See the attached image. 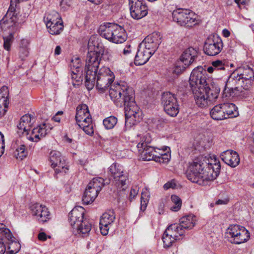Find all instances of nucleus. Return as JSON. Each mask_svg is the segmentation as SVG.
Here are the masks:
<instances>
[{"instance_id":"1","label":"nucleus","mask_w":254,"mask_h":254,"mask_svg":"<svg viewBox=\"0 0 254 254\" xmlns=\"http://www.w3.org/2000/svg\"><path fill=\"white\" fill-rule=\"evenodd\" d=\"M103 55L102 49L99 51H90L87 54L85 67V85L89 90L93 89L96 84L97 89L104 92L114 80L115 75L109 68L103 66L98 72Z\"/></svg>"},{"instance_id":"2","label":"nucleus","mask_w":254,"mask_h":254,"mask_svg":"<svg viewBox=\"0 0 254 254\" xmlns=\"http://www.w3.org/2000/svg\"><path fill=\"white\" fill-rule=\"evenodd\" d=\"M220 168L219 162L208 165L202 157H199L189 164L186 177L192 183L204 186L208 181H213L218 177Z\"/></svg>"},{"instance_id":"3","label":"nucleus","mask_w":254,"mask_h":254,"mask_svg":"<svg viewBox=\"0 0 254 254\" xmlns=\"http://www.w3.org/2000/svg\"><path fill=\"white\" fill-rule=\"evenodd\" d=\"M109 95L117 105L121 106L123 103L125 106L135 101L133 89L125 83L111 86Z\"/></svg>"},{"instance_id":"4","label":"nucleus","mask_w":254,"mask_h":254,"mask_svg":"<svg viewBox=\"0 0 254 254\" xmlns=\"http://www.w3.org/2000/svg\"><path fill=\"white\" fill-rule=\"evenodd\" d=\"M99 32L102 37L117 44L122 43L127 39L125 30L115 23H107L101 25Z\"/></svg>"},{"instance_id":"5","label":"nucleus","mask_w":254,"mask_h":254,"mask_svg":"<svg viewBox=\"0 0 254 254\" xmlns=\"http://www.w3.org/2000/svg\"><path fill=\"white\" fill-rule=\"evenodd\" d=\"M220 91L219 87L211 85V88H203L202 90L194 89L192 91L196 105L205 108L213 104L218 98Z\"/></svg>"},{"instance_id":"6","label":"nucleus","mask_w":254,"mask_h":254,"mask_svg":"<svg viewBox=\"0 0 254 254\" xmlns=\"http://www.w3.org/2000/svg\"><path fill=\"white\" fill-rule=\"evenodd\" d=\"M189 81L192 91L194 89L202 90L203 88H211V85H213L212 84L209 85L206 70L201 66H198L193 69Z\"/></svg>"},{"instance_id":"7","label":"nucleus","mask_w":254,"mask_h":254,"mask_svg":"<svg viewBox=\"0 0 254 254\" xmlns=\"http://www.w3.org/2000/svg\"><path fill=\"white\" fill-rule=\"evenodd\" d=\"M244 83L240 78L237 76L234 71L225 82L223 90V94L226 97H234L240 95L244 89Z\"/></svg>"},{"instance_id":"8","label":"nucleus","mask_w":254,"mask_h":254,"mask_svg":"<svg viewBox=\"0 0 254 254\" xmlns=\"http://www.w3.org/2000/svg\"><path fill=\"white\" fill-rule=\"evenodd\" d=\"M226 235L229 241L236 244L246 242L250 238L249 231L244 227L238 225H231L227 230Z\"/></svg>"},{"instance_id":"9","label":"nucleus","mask_w":254,"mask_h":254,"mask_svg":"<svg viewBox=\"0 0 254 254\" xmlns=\"http://www.w3.org/2000/svg\"><path fill=\"white\" fill-rule=\"evenodd\" d=\"M109 172L113 178V183L118 189L125 190L128 181V174L124 172L122 166L114 163L109 168Z\"/></svg>"},{"instance_id":"10","label":"nucleus","mask_w":254,"mask_h":254,"mask_svg":"<svg viewBox=\"0 0 254 254\" xmlns=\"http://www.w3.org/2000/svg\"><path fill=\"white\" fill-rule=\"evenodd\" d=\"M173 19L182 26L192 27L196 24V15L188 9H178L172 12Z\"/></svg>"},{"instance_id":"11","label":"nucleus","mask_w":254,"mask_h":254,"mask_svg":"<svg viewBox=\"0 0 254 254\" xmlns=\"http://www.w3.org/2000/svg\"><path fill=\"white\" fill-rule=\"evenodd\" d=\"M162 104L164 111L171 117H176L179 107L177 98L174 94L170 92H164L162 95Z\"/></svg>"},{"instance_id":"12","label":"nucleus","mask_w":254,"mask_h":254,"mask_svg":"<svg viewBox=\"0 0 254 254\" xmlns=\"http://www.w3.org/2000/svg\"><path fill=\"white\" fill-rule=\"evenodd\" d=\"M223 43L218 36H210L205 41L203 47L204 53L208 56L218 55L222 50Z\"/></svg>"},{"instance_id":"13","label":"nucleus","mask_w":254,"mask_h":254,"mask_svg":"<svg viewBox=\"0 0 254 254\" xmlns=\"http://www.w3.org/2000/svg\"><path fill=\"white\" fill-rule=\"evenodd\" d=\"M130 13L131 17L139 19L147 14V6L144 0H128Z\"/></svg>"},{"instance_id":"14","label":"nucleus","mask_w":254,"mask_h":254,"mask_svg":"<svg viewBox=\"0 0 254 254\" xmlns=\"http://www.w3.org/2000/svg\"><path fill=\"white\" fill-rule=\"evenodd\" d=\"M161 43V35L160 33L155 32L148 35L139 46L153 55Z\"/></svg>"},{"instance_id":"15","label":"nucleus","mask_w":254,"mask_h":254,"mask_svg":"<svg viewBox=\"0 0 254 254\" xmlns=\"http://www.w3.org/2000/svg\"><path fill=\"white\" fill-rule=\"evenodd\" d=\"M241 80L244 83V90H249L252 86L254 80V71L253 69L247 65L239 67L234 70Z\"/></svg>"},{"instance_id":"16","label":"nucleus","mask_w":254,"mask_h":254,"mask_svg":"<svg viewBox=\"0 0 254 254\" xmlns=\"http://www.w3.org/2000/svg\"><path fill=\"white\" fill-rule=\"evenodd\" d=\"M126 122L125 126L127 127H130L134 125V122L139 120V109L135 102H132L125 106Z\"/></svg>"},{"instance_id":"17","label":"nucleus","mask_w":254,"mask_h":254,"mask_svg":"<svg viewBox=\"0 0 254 254\" xmlns=\"http://www.w3.org/2000/svg\"><path fill=\"white\" fill-rule=\"evenodd\" d=\"M196 224V217L194 215H190L183 217L180 220L179 224H173L177 228L176 230L179 233V235L182 236L184 235L186 231L191 229Z\"/></svg>"},{"instance_id":"18","label":"nucleus","mask_w":254,"mask_h":254,"mask_svg":"<svg viewBox=\"0 0 254 254\" xmlns=\"http://www.w3.org/2000/svg\"><path fill=\"white\" fill-rule=\"evenodd\" d=\"M17 13L13 11L7 10L2 19L0 20V27L1 30L6 31L10 28L12 31L17 26Z\"/></svg>"},{"instance_id":"19","label":"nucleus","mask_w":254,"mask_h":254,"mask_svg":"<svg viewBox=\"0 0 254 254\" xmlns=\"http://www.w3.org/2000/svg\"><path fill=\"white\" fill-rule=\"evenodd\" d=\"M176 229L175 226H172L171 224L165 231L162 236V240L165 248L170 247L176 241L180 240V237L181 236L179 235Z\"/></svg>"},{"instance_id":"20","label":"nucleus","mask_w":254,"mask_h":254,"mask_svg":"<svg viewBox=\"0 0 254 254\" xmlns=\"http://www.w3.org/2000/svg\"><path fill=\"white\" fill-rule=\"evenodd\" d=\"M151 141L149 136H145L144 141L138 143L137 147L140 152L141 157L144 161L153 160V147L148 145Z\"/></svg>"},{"instance_id":"21","label":"nucleus","mask_w":254,"mask_h":254,"mask_svg":"<svg viewBox=\"0 0 254 254\" xmlns=\"http://www.w3.org/2000/svg\"><path fill=\"white\" fill-rule=\"evenodd\" d=\"M30 210L32 215L39 222H45L50 219V212L45 206L35 203L30 206Z\"/></svg>"},{"instance_id":"22","label":"nucleus","mask_w":254,"mask_h":254,"mask_svg":"<svg viewBox=\"0 0 254 254\" xmlns=\"http://www.w3.org/2000/svg\"><path fill=\"white\" fill-rule=\"evenodd\" d=\"M115 219V213L112 210L105 212L100 218V229L101 233L103 235H106L108 233L110 225L113 223Z\"/></svg>"},{"instance_id":"23","label":"nucleus","mask_w":254,"mask_h":254,"mask_svg":"<svg viewBox=\"0 0 254 254\" xmlns=\"http://www.w3.org/2000/svg\"><path fill=\"white\" fill-rule=\"evenodd\" d=\"M84 209L81 206L75 207L70 212L68 220L72 228L84 221Z\"/></svg>"},{"instance_id":"24","label":"nucleus","mask_w":254,"mask_h":254,"mask_svg":"<svg viewBox=\"0 0 254 254\" xmlns=\"http://www.w3.org/2000/svg\"><path fill=\"white\" fill-rule=\"evenodd\" d=\"M75 120L78 125L82 123H92L88 108L85 104L78 105L76 108Z\"/></svg>"},{"instance_id":"25","label":"nucleus","mask_w":254,"mask_h":254,"mask_svg":"<svg viewBox=\"0 0 254 254\" xmlns=\"http://www.w3.org/2000/svg\"><path fill=\"white\" fill-rule=\"evenodd\" d=\"M198 54L197 49L190 47L184 51L180 59L183 64L186 66H189L194 62Z\"/></svg>"},{"instance_id":"26","label":"nucleus","mask_w":254,"mask_h":254,"mask_svg":"<svg viewBox=\"0 0 254 254\" xmlns=\"http://www.w3.org/2000/svg\"><path fill=\"white\" fill-rule=\"evenodd\" d=\"M221 158L226 164L232 167H235L240 163L239 154L232 150H227L223 152Z\"/></svg>"},{"instance_id":"27","label":"nucleus","mask_w":254,"mask_h":254,"mask_svg":"<svg viewBox=\"0 0 254 254\" xmlns=\"http://www.w3.org/2000/svg\"><path fill=\"white\" fill-rule=\"evenodd\" d=\"M31 121L30 115L26 114L21 118L20 122L17 125V133L19 135L24 133L28 135V131L30 129L32 125Z\"/></svg>"},{"instance_id":"28","label":"nucleus","mask_w":254,"mask_h":254,"mask_svg":"<svg viewBox=\"0 0 254 254\" xmlns=\"http://www.w3.org/2000/svg\"><path fill=\"white\" fill-rule=\"evenodd\" d=\"M153 55L149 52L138 46V51L134 59V64L140 65L145 64Z\"/></svg>"},{"instance_id":"29","label":"nucleus","mask_w":254,"mask_h":254,"mask_svg":"<svg viewBox=\"0 0 254 254\" xmlns=\"http://www.w3.org/2000/svg\"><path fill=\"white\" fill-rule=\"evenodd\" d=\"M46 127V125L44 123L33 128L32 131V136L27 137V138L32 141H38L42 137H44L47 134V129Z\"/></svg>"},{"instance_id":"30","label":"nucleus","mask_w":254,"mask_h":254,"mask_svg":"<svg viewBox=\"0 0 254 254\" xmlns=\"http://www.w3.org/2000/svg\"><path fill=\"white\" fill-rule=\"evenodd\" d=\"M50 161L51 163V166L53 168L58 166L59 168L64 169V160L62 161L60 152L56 150L52 151L50 154Z\"/></svg>"},{"instance_id":"31","label":"nucleus","mask_w":254,"mask_h":254,"mask_svg":"<svg viewBox=\"0 0 254 254\" xmlns=\"http://www.w3.org/2000/svg\"><path fill=\"white\" fill-rule=\"evenodd\" d=\"M102 178H95L92 179L87 187L92 190H95L97 193H99L103 186L110 183L109 180H107L106 182Z\"/></svg>"},{"instance_id":"32","label":"nucleus","mask_w":254,"mask_h":254,"mask_svg":"<svg viewBox=\"0 0 254 254\" xmlns=\"http://www.w3.org/2000/svg\"><path fill=\"white\" fill-rule=\"evenodd\" d=\"M222 106L223 107L222 109L225 112L226 119L236 117L239 115L237 108L235 104L231 103H226L222 104Z\"/></svg>"},{"instance_id":"33","label":"nucleus","mask_w":254,"mask_h":254,"mask_svg":"<svg viewBox=\"0 0 254 254\" xmlns=\"http://www.w3.org/2000/svg\"><path fill=\"white\" fill-rule=\"evenodd\" d=\"M98 194V193L95 190H92L87 186L82 196V200L83 203L87 205L92 203L97 196Z\"/></svg>"},{"instance_id":"34","label":"nucleus","mask_w":254,"mask_h":254,"mask_svg":"<svg viewBox=\"0 0 254 254\" xmlns=\"http://www.w3.org/2000/svg\"><path fill=\"white\" fill-rule=\"evenodd\" d=\"M222 104L214 106L210 111V114L212 118L215 120H222L225 119Z\"/></svg>"},{"instance_id":"35","label":"nucleus","mask_w":254,"mask_h":254,"mask_svg":"<svg viewBox=\"0 0 254 254\" xmlns=\"http://www.w3.org/2000/svg\"><path fill=\"white\" fill-rule=\"evenodd\" d=\"M29 41L27 39H22L21 41L19 46V57L22 60L24 61L29 55Z\"/></svg>"},{"instance_id":"36","label":"nucleus","mask_w":254,"mask_h":254,"mask_svg":"<svg viewBox=\"0 0 254 254\" xmlns=\"http://www.w3.org/2000/svg\"><path fill=\"white\" fill-rule=\"evenodd\" d=\"M73 229H76L78 234L86 236L91 231V224L87 220L84 219V221H83L82 223L78 225Z\"/></svg>"},{"instance_id":"37","label":"nucleus","mask_w":254,"mask_h":254,"mask_svg":"<svg viewBox=\"0 0 254 254\" xmlns=\"http://www.w3.org/2000/svg\"><path fill=\"white\" fill-rule=\"evenodd\" d=\"M59 19H61L58 13L53 11L51 13L47 14L44 18V21L46 26H51L52 22H55Z\"/></svg>"},{"instance_id":"38","label":"nucleus","mask_w":254,"mask_h":254,"mask_svg":"<svg viewBox=\"0 0 254 254\" xmlns=\"http://www.w3.org/2000/svg\"><path fill=\"white\" fill-rule=\"evenodd\" d=\"M8 90L6 86H3L0 89V103H2L5 107L8 106Z\"/></svg>"},{"instance_id":"39","label":"nucleus","mask_w":254,"mask_h":254,"mask_svg":"<svg viewBox=\"0 0 254 254\" xmlns=\"http://www.w3.org/2000/svg\"><path fill=\"white\" fill-rule=\"evenodd\" d=\"M28 155V151L26 149L25 146L24 144H20L16 149L14 152V156L17 159L22 160Z\"/></svg>"},{"instance_id":"40","label":"nucleus","mask_w":254,"mask_h":254,"mask_svg":"<svg viewBox=\"0 0 254 254\" xmlns=\"http://www.w3.org/2000/svg\"><path fill=\"white\" fill-rule=\"evenodd\" d=\"M12 235L10 231L6 227L5 225L0 223V238H5L7 240H11Z\"/></svg>"},{"instance_id":"41","label":"nucleus","mask_w":254,"mask_h":254,"mask_svg":"<svg viewBox=\"0 0 254 254\" xmlns=\"http://www.w3.org/2000/svg\"><path fill=\"white\" fill-rule=\"evenodd\" d=\"M11 240H7L9 241L8 249L10 251V253L11 254H15L17 253L20 250V245L19 243L16 242L15 238L12 236Z\"/></svg>"},{"instance_id":"42","label":"nucleus","mask_w":254,"mask_h":254,"mask_svg":"<svg viewBox=\"0 0 254 254\" xmlns=\"http://www.w3.org/2000/svg\"><path fill=\"white\" fill-rule=\"evenodd\" d=\"M117 123V118L111 116L103 120V125L107 129H112Z\"/></svg>"},{"instance_id":"43","label":"nucleus","mask_w":254,"mask_h":254,"mask_svg":"<svg viewBox=\"0 0 254 254\" xmlns=\"http://www.w3.org/2000/svg\"><path fill=\"white\" fill-rule=\"evenodd\" d=\"M171 199L172 202L174 204V205L171 207V209L174 211H178L180 209L182 206V200L181 198L176 195H172L171 197Z\"/></svg>"},{"instance_id":"44","label":"nucleus","mask_w":254,"mask_h":254,"mask_svg":"<svg viewBox=\"0 0 254 254\" xmlns=\"http://www.w3.org/2000/svg\"><path fill=\"white\" fill-rule=\"evenodd\" d=\"M47 28L49 29V32L52 35H58L59 34L63 29L64 25L62 22L59 23V24L55 26H47Z\"/></svg>"},{"instance_id":"45","label":"nucleus","mask_w":254,"mask_h":254,"mask_svg":"<svg viewBox=\"0 0 254 254\" xmlns=\"http://www.w3.org/2000/svg\"><path fill=\"white\" fill-rule=\"evenodd\" d=\"M13 40V35L12 33H10L9 34L5 37H3V47L4 49L7 51H9L10 47Z\"/></svg>"},{"instance_id":"46","label":"nucleus","mask_w":254,"mask_h":254,"mask_svg":"<svg viewBox=\"0 0 254 254\" xmlns=\"http://www.w3.org/2000/svg\"><path fill=\"white\" fill-rule=\"evenodd\" d=\"M80 128H82L83 131L88 135H92L93 132V126L91 123H82L78 125Z\"/></svg>"},{"instance_id":"47","label":"nucleus","mask_w":254,"mask_h":254,"mask_svg":"<svg viewBox=\"0 0 254 254\" xmlns=\"http://www.w3.org/2000/svg\"><path fill=\"white\" fill-rule=\"evenodd\" d=\"M148 194L147 192H142L141 194V206H140V209L141 210L144 211L145 210L147 203H148Z\"/></svg>"},{"instance_id":"48","label":"nucleus","mask_w":254,"mask_h":254,"mask_svg":"<svg viewBox=\"0 0 254 254\" xmlns=\"http://www.w3.org/2000/svg\"><path fill=\"white\" fill-rule=\"evenodd\" d=\"M81 64L80 63V60L78 58H76L74 60H72L71 61L70 66L72 70H75L77 72L79 71V68Z\"/></svg>"},{"instance_id":"49","label":"nucleus","mask_w":254,"mask_h":254,"mask_svg":"<svg viewBox=\"0 0 254 254\" xmlns=\"http://www.w3.org/2000/svg\"><path fill=\"white\" fill-rule=\"evenodd\" d=\"M212 65L215 67V70H224L225 69V64L222 61L217 60L212 63Z\"/></svg>"},{"instance_id":"50","label":"nucleus","mask_w":254,"mask_h":254,"mask_svg":"<svg viewBox=\"0 0 254 254\" xmlns=\"http://www.w3.org/2000/svg\"><path fill=\"white\" fill-rule=\"evenodd\" d=\"M188 66H186L184 64L183 65H177L174 67V69L173 70V72L177 74H179L181 73H182L183 71L185 70V69Z\"/></svg>"},{"instance_id":"51","label":"nucleus","mask_w":254,"mask_h":254,"mask_svg":"<svg viewBox=\"0 0 254 254\" xmlns=\"http://www.w3.org/2000/svg\"><path fill=\"white\" fill-rule=\"evenodd\" d=\"M153 160L158 162L160 161V158L161 157L162 154L159 152V148H155L153 147Z\"/></svg>"},{"instance_id":"52","label":"nucleus","mask_w":254,"mask_h":254,"mask_svg":"<svg viewBox=\"0 0 254 254\" xmlns=\"http://www.w3.org/2000/svg\"><path fill=\"white\" fill-rule=\"evenodd\" d=\"M4 135L0 131V157L2 156L4 152Z\"/></svg>"},{"instance_id":"53","label":"nucleus","mask_w":254,"mask_h":254,"mask_svg":"<svg viewBox=\"0 0 254 254\" xmlns=\"http://www.w3.org/2000/svg\"><path fill=\"white\" fill-rule=\"evenodd\" d=\"M138 189L137 187L132 188L130 191V194L129 196V199L131 201L135 197V196L138 194Z\"/></svg>"},{"instance_id":"54","label":"nucleus","mask_w":254,"mask_h":254,"mask_svg":"<svg viewBox=\"0 0 254 254\" xmlns=\"http://www.w3.org/2000/svg\"><path fill=\"white\" fill-rule=\"evenodd\" d=\"M170 157V154L169 153V152H168V153H167L166 154H164V155L162 156L160 158L159 160H160V161H159L158 162L162 163H167L169 161Z\"/></svg>"},{"instance_id":"55","label":"nucleus","mask_w":254,"mask_h":254,"mask_svg":"<svg viewBox=\"0 0 254 254\" xmlns=\"http://www.w3.org/2000/svg\"><path fill=\"white\" fill-rule=\"evenodd\" d=\"M21 0H10V6H9L8 10L13 11L16 12V5Z\"/></svg>"},{"instance_id":"56","label":"nucleus","mask_w":254,"mask_h":254,"mask_svg":"<svg viewBox=\"0 0 254 254\" xmlns=\"http://www.w3.org/2000/svg\"><path fill=\"white\" fill-rule=\"evenodd\" d=\"M8 106L5 107L4 105L2 103H0V117L4 115L6 112V109Z\"/></svg>"},{"instance_id":"57","label":"nucleus","mask_w":254,"mask_h":254,"mask_svg":"<svg viewBox=\"0 0 254 254\" xmlns=\"http://www.w3.org/2000/svg\"><path fill=\"white\" fill-rule=\"evenodd\" d=\"M5 251V247L3 239L0 238V254H3Z\"/></svg>"},{"instance_id":"58","label":"nucleus","mask_w":254,"mask_h":254,"mask_svg":"<svg viewBox=\"0 0 254 254\" xmlns=\"http://www.w3.org/2000/svg\"><path fill=\"white\" fill-rule=\"evenodd\" d=\"M47 235L44 232H41L38 235L39 240L45 241L47 240Z\"/></svg>"},{"instance_id":"59","label":"nucleus","mask_w":254,"mask_h":254,"mask_svg":"<svg viewBox=\"0 0 254 254\" xmlns=\"http://www.w3.org/2000/svg\"><path fill=\"white\" fill-rule=\"evenodd\" d=\"M131 45H127L126 47L124 49V54L125 55H127L129 54L131 52Z\"/></svg>"},{"instance_id":"60","label":"nucleus","mask_w":254,"mask_h":254,"mask_svg":"<svg viewBox=\"0 0 254 254\" xmlns=\"http://www.w3.org/2000/svg\"><path fill=\"white\" fill-rule=\"evenodd\" d=\"M79 72H77L75 70H72L71 71V78L75 80L76 81H79L80 77L78 78L77 74H78Z\"/></svg>"},{"instance_id":"61","label":"nucleus","mask_w":254,"mask_h":254,"mask_svg":"<svg viewBox=\"0 0 254 254\" xmlns=\"http://www.w3.org/2000/svg\"><path fill=\"white\" fill-rule=\"evenodd\" d=\"M175 187V184L173 183L168 182L164 185V188L167 190L170 188H173Z\"/></svg>"},{"instance_id":"62","label":"nucleus","mask_w":254,"mask_h":254,"mask_svg":"<svg viewBox=\"0 0 254 254\" xmlns=\"http://www.w3.org/2000/svg\"><path fill=\"white\" fill-rule=\"evenodd\" d=\"M228 199H218L215 202V204L217 205H220V204H226L228 203Z\"/></svg>"},{"instance_id":"63","label":"nucleus","mask_w":254,"mask_h":254,"mask_svg":"<svg viewBox=\"0 0 254 254\" xmlns=\"http://www.w3.org/2000/svg\"><path fill=\"white\" fill-rule=\"evenodd\" d=\"M235 1L238 5L240 4H245L249 1V0H235Z\"/></svg>"},{"instance_id":"64","label":"nucleus","mask_w":254,"mask_h":254,"mask_svg":"<svg viewBox=\"0 0 254 254\" xmlns=\"http://www.w3.org/2000/svg\"><path fill=\"white\" fill-rule=\"evenodd\" d=\"M61 48L60 46H57L56 47V49L55 50V54L56 55H59L61 54Z\"/></svg>"}]
</instances>
